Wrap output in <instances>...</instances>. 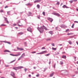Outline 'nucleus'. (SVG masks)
<instances>
[{
	"mask_svg": "<svg viewBox=\"0 0 78 78\" xmlns=\"http://www.w3.org/2000/svg\"><path fill=\"white\" fill-rule=\"evenodd\" d=\"M37 29L38 31H39V32H40V33H43L44 32V29L45 30H47V27H45V26H43L42 27H41V28H39V27H37Z\"/></svg>",
	"mask_w": 78,
	"mask_h": 78,
	"instance_id": "1",
	"label": "nucleus"
},
{
	"mask_svg": "<svg viewBox=\"0 0 78 78\" xmlns=\"http://www.w3.org/2000/svg\"><path fill=\"white\" fill-rule=\"evenodd\" d=\"M24 56H25V53H23L22 54L21 56L18 58L19 61L20 59H22V58H23Z\"/></svg>",
	"mask_w": 78,
	"mask_h": 78,
	"instance_id": "2",
	"label": "nucleus"
},
{
	"mask_svg": "<svg viewBox=\"0 0 78 78\" xmlns=\"http://www.w3.org/2000/svg\"><path fill=\"white\" fill-rule=\"evenodd\" d=\"M47 53V51H42L41 52L37 53L36 54V55H41L42 54H44V53Z\"/></svg>",
	"mask_w": 78,
	"mask_h": 78,
	"instance_id": "3",
	"label": "nucleus"
},
{
	"mask_svg": "<svg viewBox=\"0 0 78 78\" xmlns=\"http://www.w3.org/2000/svg\"><path fill=\"white\" fill-rule=\"evenodd\" d=\"M11 75V76H13V77L14 78H16V77H15V73H14V72H11V74H10Z\"/></svg>",
	"mask_w": 78,
	"mask_h": 78,
	"instance_id": "4",
	"label": "nucleus"
},
{
	"mask_svg": "<svg viewBox=\"0 0 78 78\" xmlns=\"http://www.w3.org/2000/svg\"><path fill=\"white\" fill-rule=\"evenodd\" d=\"M4 20H5V22H6V23H8V24L9 23V22L8 20V19L7 18H6V17H4Z\"/></svg>",
	"mask_w": 78,
	"mask_h": 78,
	"instance_id": "5",
	"label": "nucleus"
},
{
	"mask_svg": "<svg viewBox=\"0 0 78 78\" xmlns=\"http://www.w3.org/2000/svg\"><path fill=\"white\" fill-rule=\"evenodd\" d=\"M53 14L55 15V16H58V17H59V16H60V14L58 13H53Z\"/></svg>",
	"mask_w": 78,
	"mask_h": 78,
	"instance_id": "6",
	"label": "nucleus"
},
{
	"mask_svg": "<svg viewBox=\"0 0 78 78\" xmlns=\"http://www.w3.org/2000/svg\"><path fill=\"white\" fill-rule=\"evenodd\" d=\"M27 30L28 31H29L30 32V33L32 32V31L31 30V28L30 27H29L27 29Z\"/></svg>",
	"mask_w": 78,
	"mask_h": 78,
	"instance_id": "7",
	"label": "nucleus"
},
{
	"mask_svg": "<svg viewBox=\"0 0 78 78\" xmlns=\"http://www.w3.org/2000/svg\"><path fill=\"white\" fill-rule=\"evenodd\" d=\"M42 0H36L34 2V3H39V2H40Z\"/></svg>",
	"mask_w": 78,
	"mask_h": 78,
	"instance_id": "8",
	"label": "nucleus"
},
{
	"mask_svg": "<svg viewBox=\"0 0 78 78\" xmlns=\"http://www.w3.org/2000/svg\"><path fill=\"white\" fill-rule=\"evenodd\" d=\"M48 20H49L51 22H52L53 20L52 18H48Z\"/></svg>",
	"mask_w": 78,
	"mask_h": 78,
	"instance_id": "9",
	"label": "nucleus"
},
{
	"mask_svg": "<svg viewBox=\"0 0 78 78\" xmlns=\"http://www.w3.org/2000/svg\"><path fill=\"white\" fill-rule=\"evenodd\" d=\"M55 74V72H53L51 74H50V77H51L53 76V75Z\"/></svg>",
	"mask_w": 78,
	"mask_h": 78,
	"instance_id": "10",
	"label": "nucleus"
},
{
	"mask_svg": "<svg viewBox=\"0 0 78 78\" xmlns=\"http://www.w3.org/2000/svg\"><path fill=\"white\" fill-rule=\"evenodd\" d=\"M63 8H69V7L66 6V5H64L63 6Z\"/></svg>",
	"mask_w": 78,
	"mask_h": 78,
	"instance_id": "11",
	"label": "nucleus"
},
{
	"mask_svg": "<svg viewBox=\"0 0 78 78\" xmlns=\"http://www.w3.org/2000/svg\"><path fill=\"white\" fill-rule=\"evenodd\" d=\"M26 6H32V4H30V3H29L28 4H26Z\"/></svg>",
	"mask_w": 78,
	"mask_h": 78,
	"instance_id": "12",
	"label": "nucleus"
},
{
	"mask_svg": "<svg viewBox=\"0 0 78 78\" xmlns=\"http://www.w3.org/2000/svg\"><path fill=\"white\" fill-rule=\"evenodd\" d=\"M17 49L18 50H20V51H22V50H23V49H22V48H17Z\"/></svg>",
	"mask_w": 78,
	"mask_h": 78,
	"instance_id": "13",
	"label": "nucleus"
},
{
	"mask_svg": "<svg viewBox=\"0 0 78 78\" xmlns=\"http://www.w3.org/2000/svg\"><path fill=\"white\" fill-rule=\"evenodd\" d=\"M17 68L18 69H22V68H23V66H19L17 67Z\"/></svg>",
	"mask_w": 78,
	"mask_h": 78,
	"instance_id": "14",
	"label": "nucleus"
},
{
	"mask_svg": "<svg viewBox=\"0 0 78 78\" xmlns=\"http://www.w3.org/2000/svg\"><path fill=\"white\" fill-rule=\"evenodd\" d=\"M66 55H63L62 57V58H63L64 59H66Z\"/></svg>",
	"mask_w": 78,
	"mask_h": 78,
	"instance_id": "15",
	"label": "nucleus"
},
{
	"mask_svg": "<svg viewBox=\"0 0 78 78\" xmlns=\"http://www.w3.org/2000/svg\"><path fill=\"white\" fill-rule=\"evenodd\" d=\"M4 52H9L10 53H11V52L9 51L8 50H5L4 51Z\"/></svg>",
	"mask_w": 78,
	"mask_h": 78,
	"instance_id": "16",
	"label": "nucleus"
},
{
	"mask_svg": "<svg viewBox=\"0 0 78 78\" xmlns=\"http://www.w3.org/2000/svg\"><path fill=\"white\" fill-rule=\"evenodd\" d=\"M17 68V67H14L13 69H14V70H17L18 69V68Z\"/></svg>",
	"mask_w": 78,
	"mask_h": 78,
	"instance_id": "17",
	"label": "nucleus"
},
{
	"mask_svg": "<svg viewBox=\"0 0 78 78\" xmlns=\"http://www.w3.org/2000/svg\"><path fill=\"white\" fill-rule=\"evenodd\" d=\"M49 55H50V54L48 53V54H46L45 55V56H48Z\"/></svg>",
	"mask_w": 78,
	"mask_h": 78,
	"instance_id": "18",
	"label": "nucleus"
},
{
	"mask_svg": "<svg viewBox=\"0 0 78 78\" xmlns=\"http://www.w3.org/2000/svg\"><path fill=\"white\" fill-rule=\"evenodd\" d=\"M37 6L38 9H39L40 8V5H39L38 4L37 5Z\"/></svg>",
	"mask_w": 78,
	"mask_h": 78,
	"instance_id": "19",
	"label": "nucleus"
},
{
	"mask_svg": "<svg viewBox=\"0 0 78 78\" xmlns=\"http://www.w3.org/2000/svg\"><path fill=\"white\" fill-rule=\"evenodd\" d=\"M23 34V32H20V33H19V34H20V35H22Z\"/></svg>",
	"mask_w": 78,
	"mask_h": 78,
	"instance_id": "20",
	"label": "nucleus"
},
{
	"mask_svg": "<svg viewBox=\"0 0 78 78\" xmlns=\"http://www.w3.org/2000/svg\"><path fill=\"white\" fill-rule=\"evenodd\" d=\"M68 42L69 43V44H70V45H71V44H72V42L71 41H69Z\"/></svg>",
	"mask_w": 78,
	"mask_h": 78,
	"instance_id": "21",
	"label": "nucleus"
},
{
	"mask_svg": "<svg viewBox=\"0 0 78 78\" xmlns=\"http://www.w3.org/2000/svg\"><path fill=\"white\" fill-rule=\"evenodd\" d=\"M64 64V63L63 62H62V61H61L60 62V64H61V65H62V64Z\"/></svg>",
	"mask_w": 78,
	"mask_h": 78,
	"instance_id": "22",
	"label": "nucleus"
},
{
	"mask_svg": "<svg viewBox=\"0 0 78 78\" xmlns=\"http://www.w3.org/2000/svg\"><path fill=\"white\" fill-rule=\"evenodd\" d=\"M52 50H54L55 51L56 50V48H52Z\"/></svg>",
	"mask_w": 78,
	"mask_h": 78,
	"instance_id": "23",
	"label": "nucleus"
},
{
	"mask_svg": "<svg viewBox=\"0 0 78 78\" xmlns=\"http://www.w3.org/2000/svg\"><path fill=\"white\" fill-rule=\"evenodd\" d=\"M75 25V24L74 23H73V25L72 26V28H74V26Z\"/></svg>",
	"mask_w": 78,
	"mask_h": 78,
	"instance_id": "24",
	"label": "nucleus"
},
{
	"mask_svg": "<svg viewBox=\"0 0 78 78\" xmlns=\"http://www.w3.org/2000/svg\"><path fill=\"white\" fill-rule=\"evenodd\" d=\"M73 1L71 0L69 1V2H70V3H73Z\"/></svg>",
	"mask_w": 78,
	"mask_h": 78,
	"instance_id": "25",
	"label": "nucleus"
},
{
	"mask_svg": "<svg viewBox=\"0 0 78 78\" xmlns=\"http://www.w3.org/2000/svg\"><path fill=\"white\" fill-rule=\"evenodd\" d=\"M56 5H59V2H58L57 3H56Z\"/></svg>",
	"mask_w": 78,
	"mask_h": 78,
	"instance_id": "26",
	"label": "nucleus"
},
{
	"mask_svg": "<svg viewBox=\"0 0 78 78\" xmlns=\"http://www.w3.org/2000/svg\"><path fill=\"white\" fill-rule=\"evenodd\" d=\"M10 11L7 12V14H8V15H10Z\"/></svg>",
	"mask_w": 78,
	"mask_h": 78,
	"instance_id": "27",
	"label": "nucleus"
},
{
	"mask_svg": "<svg viewBox=\"0 0 78 78\" xmlns=\"http://www.w3.org/2000/svg\"><path fill=\"white\" fill-rule=\"evenodd\" d=\"M21 54L20 52H19L17 55H18V56H20Z\"/></svg>",
	"mask_w": 78,
	"mask_h": 78,
	"instance_id": "28",
	"label": "nucleus"
},
{
	"mask_svg": "<svg viewBox=\"0 0 78 78\" xmlns=\"http://www.w3.org/2000/svg\"><path fill=\"white\" fill-rule=\"evenodd\" d=\"M51 59H49V64H51Z\"/></svg>",
	"mask_w": 78,
	"mask_h": 78,
	"instance_id": "29",
	"label": "nucleus"
},
{
	"mask_svg": "<svg viewBox=\"0 0 78 78\" xmlns=\"http://www.w3.org/2000/svg\"><path fill=\"white\" fill-rule=\"evenodd\" d=\"M49 33H50V34H51V35L53 34H52V31H50Z\"/></svg>",
	"mask_w": 78,
	"mask_h": 78,
	"instance_id": "30",
	"label": "nucleus"
},
{
	"mask_svg": "<svg viewBox=\"0 0 78 78\" xmlns=\"http://www.w3.org/2000/svg\"><path fill=\"white\" fill-rule=\"evenodd\" d=\"M1 26H6V25L4 24H2L1 25Z\"/></svg>",
	"mask_w": 78,
	"mask_h": 78,
	"instance_id": "31",
	"label": "nucleus"
},
{
	"mask_svg": "<svg viewBox=\"0 0 78 78\" xmlns=\"http://www.w3.org/2000/svg\"><path fill=\"white\" fill-rule=\"evenodd\" d=\"M16 60H14L11 62L10 63H12V62H14V61H15Z\"/></svg>",
	"mask_w": 78,
	"mask_h": 78,
	"instance_id": "32",
	"label": "nucleus"
},
{
	"mask_svg": "<svg viewBox=\"0 0 78 78\" xmlns=\"http://www.w3.org/2000/svg\"><path fill=\"white\" fill-rule=\"evenodd\" d=\"M43 15H44V16H45V12H43Z\"/></svg>",
	"mask_w": 78,
	"mask_h": 78,
	"instance_id": "33",
	"label": "nucleus"
},
{
	"mask_svg": "<svg viewBox=\"0 0 78 78\" xmlns=\"http://www.w3.org/2000/svg\"><path fill=\"white\" fill-rule=\"evenodd\" d=\"M4 12V11H3V10H1L0 12Z\"/></svg>",
	"mask_w": 78,
	"mask_h": 78,
	"instance_id": "34",
	"label": "nucleus"
},
{
	"mask_svg": "<svg viewBox=\"0 0 78 78\" xmlns=\"http://www.w3.org/2000/svg\"><path fill=\"white\" fill-rule=\"evenodd\" d=\"M69 31V29H67V30H66V32H67Z\"/></svg>",
	"mask_w": 78,
	"mask_h": 78,
	"instance_id": "35",
	"label": "nucleus"
},
{
	"mask_svg": "<svg viewBox=\"0 0 78 78\" xmlns=\"http://www.w3.org/2000/svg\"><path fill=\"white\" fill-rule=\"evenodd\" d=\"M51 45L52 46H53L54 47H55V44L54 43H52L51 44Z\"/></svg>",
	"mask_w": 78,
	"mask_h": 78,
	"instance_id": "36",
	"label": "nucleus"
},
{
	"mask_svg": "<svg viewBox=\"0 0 78 78\" xmlns=\"http://www.w3.org/2000/svg\"><path fill=\"white\" fill-rule=\"evenodd\" d=\"M10 55L11 56H14V55H13V54H10Z\"/></svg>",
	"mask_w": 78,
	"mask_h": 78,
	"instance_id": "37",
	"label": "nucleus"
},
{
	"mask_svg": "<svg viewBox=\"0 0 78 78\" xmlns=\"http://www.w3.org/2000/svg\"><path fill=\"white\" fill-rule=\"evenodd\" d=\"M73 34L72 33H68L67 34V35H70L71 34Z\"/></svg>",
	"mask_w": 78,
	"mask_h": 78,
	"instance_id": "38",
	"label": "nucleus"
},
{
	"mask_svg": "<svg viewBox=\"0 0 78 78\" xmlns=\"http://www.w3.org/2000/svg\"><path fill=\"white\" fill-rule=\"evenodd\" d=\"M28 13H29V14H30V15L31 14V13L30 12H29Z\"/></svg>",
	"mask_w": 78,
	"mask_h": 78,
	"instance_id": "39",
	"label": "nucleus"
},
{
	"mask_svg": "<svg viewBox=\"0 0 78 78\" xmlns=\"http://www.w3.org/2000/svg\"><path fill=\"white\" fill-rule=\"evenodd\" d=\"M41 49H42V50H43V49H45V47H43Z\"/></svg>",
	"mask_w": 78,
	"mask_h": 78,
	"instance_id": "40",
	"label": "nucleus"
},
{
	"mask_svg": "<svg viewBox=\"0 0 78 78\" xmlns=\"http://www.w3.org/2000/svg\"><path fill=\"white\" fill-rule=\"evenodd\" d=\"M16 25H17V24H13V26H16Z\"/></svg>",
	"mask_w": 78,
	"mask_h": 78,
	"instance_id": "41",
	"label": "nucleus"
},
{
	"mask_svg": "<svg viewBox=\"0 0 78 78\" xmlns=\"http://www.w3.org/2000/svg\"><path fill=\"white\" fill-rule=\"evenodd\" d=\"M39 74L37 75L36 76H37V77H39Z\"/></svg>",
	"mask_w": 78,
	"mask_h": 78,
	"instance_id": "42",
	"label": "nucleus"
},
{
	"mask_svg": "<svg viewBox=\"0 0 78 78\" xmlns=\"http://www.w3.org/2000/svg\"><path fill=\"white\" fill-rule=\"evenodd\" d=\"M27 70V69L25 68L24 70H25V72H26Z\"/></svg>",
	"mask_w": 78,
	"mask_h": 78,
	"instance_id": "43",
	"label": "nucleus"
},
{
	"mask_svg": "<svg viewBox=\"0 0 78 78\" xmlns=\"http://www.w3.org/2000/svg\"><path fill=\"white\" fill-rule=\"evenodd\" d=\"M55 66H56V63H55L54 66V68H55Z\"/></svg>",
	"mask_w": 78,
	"mask_h": 78,
	"instance_id": "44",
	"label": "nucleus"
},
{
	"mask_svg": "<svg viewBox=\"0 0 78 78\" xmlns=\"http://www.w3.org/2000/svg\"><path fill=\"white\" fill-rule=\"evenodd\" d=\"M73 36H71L70 37V38H73Z\"/></svg>",
	"mask_w": 78,
	"mask_h": 78,
	"instance_id": "45",
	"label": "nucleus"
},
{
	"mask_svg": "<svg viewBox=\"0 0 78 78\" xmlns=\"http://www.w3.org/2000/svg\"><path fill=\"white\" fill-rule=\"evenodd\" d=\"M55 29L56 30H58V27H55Z\"/></svg>",
	"mask_w": 78,
	"mask_h": 78,
	"instance_id": "46",
	"label": "nucleus"
},
{
	"mask_svg": "<svg viewBox=\"0 0 78 78\" xmlns=\"http://www.w3.org/2000/svg\"><path fill=\"white\" fill-rule=\"evenodd\" d=\"M32 53H36V51H34V52H32Z\"/></svg>",
	"mask_w": 78,
	"mask_h": 78,
	"instance_id": "47",
	"label": "nucleus"
},
{
	"mask_svg": "<svg viewBox=\"0 0 78 78\" xmlns=\"http://www.w3.org/2000/svg\"><path fill=\"white\" fill-rule=\"evenodd\" d=\"M76 73H78V71H76L75 72Z\"/></svg>",
	"mask_w": 78,
	"mask_h": 78,
	"instance_id": "48",
	"label": "nucleus"
},
{
	"mask_svg": "<svg viewBox=\"0 0 78 78\" xmlns=\"http://www.w3.org/2000/svg\"><path fill=\"white\" fill-rule=\"evenodd\" d=\"M75 23H78V22L77 21H74Z\"/></svg>",
	"mask_w": 78,
	"mask_h": 78,
	"instance_id": "49",
	"label": "nucleus"
},
{
	"mask_svg": "<svg viewBox=\"0 0 78 78\" xmlns=\"http://www.w3.org/2000/svg\"><path fill=\"white\" fill-rule=\"evenodd\" d=\"M14 56H18V55H14Z\"/></svg>",
	"mask_w": 78,
	"mask_h": 78,
	"instance_id": "50",
	"label": "nucleus"
},
{
	"mask_svg": "<svg viewBox=\"0 0 78 78\" xmlns=\"http://www.w3.org/2000/svg\"><path fill=\"white\" fill-rule=\"evenodd\" d=\"M51 39H48L47 40V41H50Z\"/></svg>",
	"mask_w": 78,
	"mask_h": 78,
	"instance_id": "51",
	"label": "nucleus"
},
{
	"mask_svg": "<svg viewBox=\"0 0 78 78\" xmlns=\"http://www.w3.org/2000/svg\"><path fill=\"white\" fill-rule=\"evenodd\" d=\"M8 8V6H6L5 7V8Z\"/></svg>",
	"mask_w": 78,
	"mask_h": 78,
	"instance_id": "52",
	"label": "nucleus"
},
{
	"mask_svg": "<svg viewBox=\"0 0 78 78\" xmlns=\"http://www.w3.org/2000/svg\"><path fill=\"white\" fill-rule=\"evenodd\" d=\"M77 0H74L73 1V2H76V1H77Z\"/></svg>",
	"mask_w": 78,
	"mask_h": 78,
	"instance_id": "53",
	"label": "nucleus"
},
{
	"mask_svg": "<svg viewBox=\"0 0 78 78\" xmlns=\"http://www.w3.org/2000/svg\"><path fill=\"white\" fill-rule=\"evenodd\" d=\"M62 54H64V53H66V52H62Z\"/></svg>",
	"mask_w": 78,
	"mask_h": 78,
	"instance_id": "54",
	"label": "nucleus"
},
{
	"mask_svg": "<svg viewBox=\"0 0 78 78\" xmlns=\"http://www.w3.org/2000/svg\"><path fill=\"white\" fill-rule=\"evenodd\" d=\"M47 68H45V69H44V71H45V70H47Z\"/></svg>",
	"mask_w": 78,
	"mask_h": 78,
	"instance_id": "55",
	"label": "nucleus"
},
{
	"mask_svg": "<svg viewBox=\"0 0 78 78\" xmlns=\"http://www.w3.org/2000/svg\"><path fill=\"white\" fill-rule=\"evenodd\" d=\"M18 26H19V27H21V26H22L21 25H19V24H18Z\"/></svg>",
	"mask_w": 78,
	"mask_h": 78,
	"instance_id": "56",
	"label": "nucleus"
},
{
	"mask_svg": "<svg viewBox=\"0 0 78 78\" xmlns=\"http://www.w3.org/2000/svg\"><path fill=\"white\" fill-rule=\"evenodd\" d=\"M62 44H59V46H62Z\"/></svg>",
	"mask_w": 78,
	"mask_h": 78,
	"instance_id": "57",
	"label": "nucleus"
},
{
	"mask_svg": "<svg viewBox=\"0 0 78 78\" xmlns=\"http://www.w3.org/2000/svg\"><path fill=\"white\" fill-rule=\"evenodd\" d=\"M31 75H29V77H31Z\"/></svg>",
	"mask_w": 78,
	"mask_h": 78,
	"instance_id": "58",
	"label": "nucleus"
},
{
	"mask_svg": "<svg viewBox=\"0 0 78 78\" xmlns=\"http://www.w3.org/2000/svg\"><path fill=\"white\" fill-rule=\"evenodd\" d=\"M5 67H9V65H6Z\"/></svg>",
	"mask_w": 78,
	"mask_h": 78,
	"instance_id": "59",
	"label": "nucleus"
},
{
	"mask_svg": "<svg viewBox=\"0 0 78 78\" xmlns=\"http://www.w3.org/2000/svg\"><path fill=\"white\" fill-rule=\"evenodd\" d=\"M15 28H16V29H18V28L17 27H15Z\"/></svg>",
	"mask_w": 78,
	"mask_h": 78,
	"instance_id": "60",
	"label": "nucleus"
},
{
	"mask_svg": "<svg viewBox=\"0 0 78 78\" xmlns=\"http://www.w3.org/2000/svg\"><path fill=\"white\" fill-rule=\"evenodd\" d=\"M34 69H36V67H34Z\"/></svg>",
	"mask_w": 78,
	"mask_h": 78,
	"instance_id": "61",
	"label": "nucleus"
},
{
	"mask_svg": "<svg viewBox=\"0 0 78 78\" xmlns=\"http://www.w3.org/2000/svg\"><path fill=\"white\" fill-rule=\"evenodd\" d=\"M37 18H38V19H40V17L38 16V17H37Z\"/></svg>",
	"mask_w": 78,
	"mask_h": 78,
	"instance_id": "62",
	"label": "nucleus"
},
{
	"mask_svg": "<svg viewBox=\"0 0 78 78\" xmlns=\"http://www.w3.org/2000/svg\"><path fill=\"white\" fill-rule=\"evenodd\" d=\"M62 48H60V50H62Z\"/></svg>",
	"mask_w": 78,
	"mask_h": 78,
	"instance_id": "63",
	"label": "nucleus"
},
{
	"mask_svg": "<svg viewBox=\"0 0 78 78\" xmlns=\"http://www.w3.org/2000/svg\"><path fill=\"white\" fill-rule=\"evenodd\" d=\"M76 10H77V11H78V9H76Z\"/></svg>",
	"mask_w": 78,
	"mask_h": 78,
	"instance_id": "64",
	"label": "nucleus"
}]
</instances>
